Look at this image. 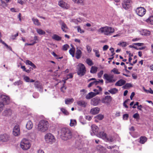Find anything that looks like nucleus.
Listing matches in <instances>:
<instances>
[{
	"label": "nucleus",
	"instance_id": "nucleus-1",
	"mask_svg": "<svg viewBox=\"0 0 153 153\" xmlns=\"http://www.w3.org/2000/svg\"><path fill=\"white\" fill-rule=\"evenodd\" d=\"M61 133L62 139L67 140L71 138L72 134L71 130L68 128H64L61 129Z\"/></svg>",
	"mask_w": 153,
	"mask_h": 153
},
{
	"label": "nucleus",
	"instance_id": "nucleus-2",
	"mask_svg": "<svg viewBox=\"0 0 153 153\" xmlns=\"http://www.w3.org/2000/svg\"><path fill=\"white\" fill-rule=\"evenodd\" d=\"M49 127L48 121L45 120H40L38 125V129L41 132H44L47 131Z\"/></svg>",
	"mask_w": 153,
	"mask_h": 153
},
{
	"label": "nucleus",
	"instance_id": "nucleus-3",
	"mask_svg": "<svg viewBox=\"0 0 153 153\" xmlns=\"http://www.w3.org/2000/svg\"><path fill=\"white\" fill-rule=\"evenodd\" d=\"M114 28L108 26L102 27L98 30L99 32L107 36L111 35V33L114 32Z\"/></svg>",
	"mask_w": 153,
	"mask_h": 153
},
{
	"label": "nucleus",
	"instance_id": "nucleus-4",
	"mask_svg": "<svg viewBox=\"0 0 153 153\" xmlns=\"http://www.w3.org/2000/svg\"><path fill=\"white\" fill-rule=\"evenodd\" d=\"M31 145L30 141L26 139H22L20 143L21 148L23 150H27L29 149Z\"/></svg>",
	"mask_w": 153,
	"mask_h": 153
},
{
	"label": "nucleus",
	"instance_id": "nucleus-5",
	"mask_svg": "<svg viewBox=\"0 0 153 153\" xmlns=\"http://www.w3.org/2000/svg\"><path fill=\"white\" fill-rule=\"evenodd\" d=\"M11 101L10 97L8 95L4 94H1L0 96V103L3 104L4 106L5 105H8Z\"/></svg>",
	"mask_w": 153,
	"mask_h": 153
},
{
	"label": "nucleus",
	"instance_id": "nucleus-6",
	"mask_svg": "<svg viewBox=\"0 0 153 153\" xmlns=\"http://www.w3.org/2000/svg\"><path fill=\"white\" fill-rule=\"evenodd\" d=\"M77 74L80 76L84 75L86 72L85 67L82 63H79L78 65Z\"/></svg>",
	"mask_w": 153,
	"mask_h": 153
},
{
	"label": "nucleus",
	"instance_id": "nucleus-7",
	"mask_svg": "<svg viewBox=\"0 0 153 153\" xmlns=\"http://www.w3.org/2000/svg\"><path fill=\"white\" fill-rule=\"evenodd\" d=\"M45 141L47 143H52L55 142V138L54 136L51 133H48L46 134L45 137Z\"/></svg>",
	"mask_w": 153,
	"mask_h": 153
},
{
	"label": "nucleus",
	"instance_id": "nucleus-8",
	"mask_svg": "<svg viewBox=\"0 0 153 153\" xmlns=\"http://www.w3.org/2000/svg\"><path fill=\"white\" fill-rule=\"evenodd\" d=\"M103 78L106 80V82L107 83H113L116 81L115 79H114V75L111 74H104Z\"/></svg>",
	"mask_w": 153,
	"mask_h": 153
},
{
	"label": "nucleus",
	"instance_id": "nucleus-9",
	"mask_svg": "<svg viewBox=\"0 0 153 153\" xmlns=\"http://www.w3.org/2000/svg\"><path fill=\"white\" fill-rule=\"evenodd\" d=\"M131 0H124L122 3V7L126 10H127L131 7Z\"/></svg>",
	"mask_w": 153,
	"mask_h": 153
},
{
	"label": "nucleus",
	"instance_id": "nucleus-10",
	"mask_svg": "<svg viewBox=\"0 0 153 153\" xmlns=\"http://www.w3.org/2000/svg\"><path fill=\"white\" fill-rule=\"evenodd\" d=\"M146 10L143 7H139L137 8L136 12L137 14L140 16H143L146 13Z\"/></svg>",
	"mask_w": 153,
	"mask_h": 153
},
{
	"label": "nucleus",
	"instance_id": "nucleus-11",
	"mask_svg": "<svg viewBox=\"0 0 153 153\" xmlns=\"http://www.w3.org/2000/svg\"><path fill=\"white\" fill-rule=\"evenodd\" d=\"M112 99V97L111 96H106L102 99L101 102L103 103L109 105Z\"/></svg>",
	"mask_w": 153,
	"mask_h": 153
},
{
	"label": "nucleus",
	"instance_id": "nucleus-12",
	"mask_svg": "<svg viewBox=\"0 0 153 153\" xmlns=\"http://www.w3.org/2000/svg\"><path fill=\"white\" fill-rule=\"evenodd\" d=\"M13 134L15 136H18L20 135V128L18 125H16L13 127Z\"/></svg>",
	"mask_w": 153,
	"mask_h": 153
},
{
	"label": "nucleus",
	"instance_id": "nucleus-13",
	"mask_svg": "<svg viewBox=\"0 0 153 153\" xmlns=\"http://www.w3.org/2000/svg\"><path fill=\"white\" fill-rule=\"evenodd\" d=\"M91 135L93 136L97 134L98 132V128L97 126L95 125H93L91 126Z\"/></svg>",
	"mask_w": 153,
	"mask_h": 153
},
{
	"label": "nucleus",
	"instance_id": "nucleus-14",
	"mask_svg": "<svg viewBox=\"0 0 153 153\" xmlns=\"http://www.w3.org/2000/svg\"><path fill=\"white\" fill-rule=\"evenodd\" d=\"M58 4L60 7L64 9H68L69 7V5L63 0L59 1V2Z\"/></svg>",
	"mask_w": 153,
	"mask_h": 153
},
{
	"label": "nucleus",
	"instance_id": "nucleus-15",
	"mask_svg": "<svg viewBox=\"0 0 153 153\" xmlns=\"http://www.w3.org/2000/svg\"><path fill=\"white\" fill-rule=\"evenodd\" d=\"M34 85L35 87L38 89L40 92H42L43 87L42 84L39 81H37L35 82Z\"/></svg>",
	"mask_w": 153,
	"mask_h": 153
},
{
	"label": "nucleus",
	"instance_id": "nucleus-16",
	"mask_svg": "<svg viewBox=\"0 0 153 153\" xmlns=\"http://www.w3.org/2000/svg\"><path fill=\"white\" fill-rule=\"evenodd\" d=\"M100 100L99 97H95L91 100V103L94 105H97L100 102Z\"/></svg>",
	"mask_w": 153,
	"mask_h": 153
},
{
	"label": "nucleus",
	"instance_id": "nucleus-17",
	"mask_svg": "<svg viewBox=\"0 0 153 153\" xmlns=\"http://www.w3.org/2000/svg\"><path fill=\"white\" fill-rule=\"evenodd\" d=\"M12 114V111L9 108L7 109L2 112V114L4 116H10Z\"/></svg>",
	"mask_w": 153,
	"mask_h": 153
},
{
	"label": "nucleus",
	"instance_id": "nucleus-18",
	"mask_svg": "<svg viewBox=\"0 0 153 153\" xmlns=\"http://www.w3.org/2000/svg\"><path fill=\"white\" fill-rule=\"evenodd\" d=\"M98 93H94V92H90L88 94L85 96V98L88 100H89L95 97L98 94Z\"/></svg>",
	"mask_w": 153,
	"mask_h": 153
},
{
	"label": "nucleus",
	"instance_id": "nucleus-19",
	"mask_svg": "<svg viewBox=\"0 0 153 153\" xmlns=\"http://www.w3.org/2000/svg\"><path fill=\"white\" fill-rule=\"evenodd\" d=\"M60 25L61 26V29L62 31L64 32H67L68 31V27L66 25L62 22H61Z\"/></svg>",
	"mask_w": 153,
	"mask_h": 153
},
{
	"label": "nucleus",
	"instance_id": "nucleus-20",
	"mask_svg": "<svg viewBox=\"0 0 153 153\" xmlns=\"http://www.w3.org/2000/svg\"><path fill=\"white\" fill-rule=\"evenodd\" d=\"M98 136L102 139L106 140L107 139V136L105 133L104 132H100L98 134Z\"/></svg>",
	"mask_w": 153,
	"mask_h": 153
},
{
	"label": "nucleus",
	"instance_id": "nucleus-21",
	"mask_svg": "<svg viewBox=\"0 0 153 153\" xmlns=\"http://www.w3.org/2000/svg\"><path fill=\"white\" fill-rule=\"evenodd\" d=\"M77 104L81 107H85L86 106L87 103L84 101L81 100L77 101Z\"/></svg>",
	"mask_w": 153,
	"mask_h": 153
},
{
	"label": "nucleus",
	"instance_id": "nucleus-22",
	"mask_svg": "<svg viewBox=\"0 0 153 153\" xmlns=\"http://www.w3.org/2000/svg\"><path fill=\"white\" fill-rule=\"evenodd\" d=\"M100 110V109L98 107L94 108L91 109L90 112L92 114H98Z\"/></svg>",
	"mask_w": 153,
	"mask_h": 153
},
{
	"label": "nucleus",
	"instance_id": "nucleus-23",
	"mask_svg": "<svg viewBox=\"0 0 153 153\" xmlns=\"http://www.w3.org/2000/svg\"><path fill=\"white\" fill-rule=\"evenodd\" d=\"M126 83V81L123 79H120L115 84V85L116 86H121L124 85Z\"/></svg>",
	"mask_w": 153,
	"mask_h": 153
},
{
	"label": "nucleus",
	"instance_id": "nucleus-24",
	"mask_svg": "<svg viewBox=\"0 0 153 153\" xmlns=\"http://www.w3.org/2000/svg\"><path fill=\"white\" fill-rule=\"evenodd\" d=\"M76 49L77 50L76 53V57L77 59H79L81 56L82 52L80 50L78 49V48H77Z\"/></svg>",
	"mask_w": 153,
	"mask_h": 153
},
{
	"label": "nucleus",
	"instance_id": "nucleus-25",
	"mask_svg": "<svg viewBox=\"0 0 153 153\" xmlns=\"http://www.w3.org/2000/svg\"><path fill=\"white\" fill-rule=\"evenodd\" d=\"M108 91L112 94H114L117 93L118 90L116 88H111Z\"/></svg>",
	"mask_w": 153,
	"mask_h": 153
},
{
	"label": "nucleus",
	"instance_id": "nucleus-26",
	"mask_svg": "<svg viewBox=\"0 0 153 153\" xmlns=\"http://www.w3.org/2000/svg\"><path fill=\"white\" fill-rule=\"evenodd\" d=\"M33 126V124L32 122L30 120H29L27 123L26 125V128L30 130L32 129Z\"/></svg>",
	"mask_w": 153,
	"mask_h": 153
},
{
	"label": "nucleus",
	"instance_id": "nucleus-27",
	"mask_svg": "<svg viewBox=\"0 0 153 153\" xmlns=\"http://www.w3.org/2000/svg\"><path fill=\"white\" fill-rule=\"evenodd\" d=\"M96 149L97 150L99 151L100 152L102 153H105V152L106 149L101 146H97Z\"/></svg>",
	"mask_w": 153,
	"mask_h": 153
},
{
	"label": "nucleus",
	"instance_id": "nucleus-28",
	"mask_svg": "<svg viewBox=\"0 0 153 153\" xmlns=\"http://www.w3.org/2000/svg\"><path fill=\"white\" fill-rule=\"evenodd\" d=\"M98 68L95 66H92L91 68L90 72L92 74H95L97 71Z\"/></svg>",
	"mask_w": 153,
	"mask_h": 153
},
{
	"label": "nucleus",
	"instance_id": "nucleus-29",
	"mask_svg": "<svg viewBox=\"0 0 153 153\" xmlns=\"http://www.w3.org/2000/svg\"><path fill=\"white\" fill-rule=\"evenodd\" d=\"M147 138L145 137H141L140 138L139 142L141 144H144L146 141Z\"/></svg>",
	"mask_w": 153,
	"mask_h": 153
},
{
	"label": "nucleus",
	"instance_id": "nucleus-30",
	"mask_svg": "<svg viewBox=\"0 0 153 153\" xmlns=\"http://www.w3.org/2000/svg\"><path fill=\"white\" fill-rule=\"evenodd\" d=\"M32 19L34 24L35 25L37 26L40 25V22H39V20L37 19L34 18H33Z\"/></svg>",
	"mask_w": 153,
	"mask_h": 153
},
{
	"label": "nucleus",
	"instance_id": "nucleus-31",
	"mask_svg": "<svg viewBox=\"0 0 153 153\" xmlns=\"http://www.w3.org/2000/svg\"><path fill=\"white\" fill-rule=\"evenodd\" d=\"M71 46L72 48L69 50V53L71 55L72 57H74V56L75 49L73 47L72 45H71Z\"/></svg>",
	"mask_w": 153,
	"mask_h": 153
},
{
	"label": "nucleus",
	"instance_id": "nucleus-32",
	"mask_svg": "<svg viewBox=\"0 0 153 153\" xmlns=\"http://www.w3.org/2000/svg\"><path fill=\"white\" fill-rule=\"evenodd\" d=\"M52 38L55 40L59 41L61 40V37L56 34H54L52 36Z\"/></svg>",
	"mask_w": 153,
	"mask_h": 153
},
{
	"label": "nucleus",
	"instance_id": "nucleus-33",
	"mask_svg": "<svg viewBox=\"0 0 153 153\" xmlns=\"http://www.w3.org/2000/svg\"><path fill=\"white\" fill-rule=\"evenodd\" d=\"M74 101V100L73 98L69 99L68 98L66 99L65 100V103L66 104H70L73 103Z\"/></svg>",
	"mask_w": 153,
	"mask_h": 153
},
{
	"label": "nucleus",
	"instance_id": "nucleus-34",
	"mask_svg": "<svg viewBox=\"0 0 153 153\" xmlns=\"http://www.w3.org/2000/svg\"><path fill=\"white\" fill-rule=\"evenodd\" d=\"M146 22L151 25H153V16H151L146 20Z\"/></svg>",
	"mask_w": 153,
	"mask_h": 153
},
{
	"label": "nucleus",
	"instance_id": "nucleus-35",
	"mask_svg": "<svg viewBox=\"0 0 153 153\" xmlns=\"http://www.w3.org/2000/svg\"><path fill=\"white\" fill-rule=\"evenodd\" d=\"M76 125V120L74 119H71L70 120V125L71 126H75Z\"/></svg>",
	"mask_w": 153,
	"mask_h": 153
},
{
	"label": "nucleus",
	"instance_id": "nucleus-36",
	"mask_svg": "<svg viewBox=\"0 0 153 153\" xmlns=\"http://www.w3.org/2000/svg\"><path fill=\"white\" fill-rule=\"evenodd\" d=\"M86 62L89 66H92L94 65L92 61L90 59H87L86 60Z\"/></svg>",
	"mask_w": 153,
	"mask_h": 153
},
{
	"label": "nucleus",
	"instance_id": "nucleus-37",
	"mask_svg": "<svg viewBox=\"0 0 153 153\" xmlns=\"http://www.w3.org/2000/svg\"><path fill=\"white\" fill-rule=\"evenodd\" d=\"M98 82L97 81V80L94 81L93 82L90 83L88 85V87L89 88L91 86H93V85H97L98 84Z\"/></svg>",
	"mask_w": 153,
	"mask_h": 153
},
{
	"label": "nucleus",
	"instance_id": "nucleus-38",
	"mask_svg": "<svg viewBox=\"0 0 153 153\" xmlns=\"http://www.w3.org/2000/svg\"><path fill=\"white\" fill-rule=\"evenodd\" d=\"M36 31L39 35H43L45 34V32L40 29H37Z\"/></svg>",
	"mask_w": 153,
	"mask_h": 153
},
{
	"label": "nucleus",
	"instance_id": "nucleus-39",
	"mask_svg": "<svg viewBox=\"0 0 153 153\" xmlns=\"http://www.w3.org/2000/svg\"><path fill=\"white\" fill-rule=\"evenodd\" d=\"M143 33L142 34V35L149 36L150 34V32L147 30H143Z\"/></svg>",
	"mask_w": 153,
	"mask_h": 153
},
{
	"label": "nucleus",
	"instance_id": "nucleus-40",
	"mask_svg": "<svg viewBox=\"0 0 153 153\" xmlns=\"http://www.w3.org/2000/svg\"><path fill=\"white\" fill-rule=\"evenodd\" d=\"M143 90L146 93H150L151 94H153V91L152 90L151 88H150L149 90H147L145 89L144 87H143Z\"/></svg>",
	"mask_w": 153,
	"mask_h": 153
},
{
	"label": "nucleus",
	"instance_id": "nucleus-41",
	"mask_svg": "<svg viewBox=\"0 0 153 153\" xmlns=\"http://www.w3.org/2000/svg\"><path fill=\"white\" fill-rule=\"evenodd\" d=\"M93 51L95 52V55L97 57H99L100 56L99 52L98 50L96 49H93Z\"/></svg>",
	"mask_w": 153,
	"mask_h": 153
},
{
	"label": "nucleus",
	"instance_id": "nucleus-42",
	"mask_svg": "<svg viewBox=\"0 0 153 153\" xmlns=\"http://www.w3.org/2000/svg\"><path fill=\"white\" fill-rule=\"evenodd\" d=\"M60 110L63 114L65 115H67L69 114L68 112L65 109L63 108H61Z\"/></svg>",
	"mask_w": 153,
	"mask_h": 153
},
{
	"label": "nucleus",
	"instance_id": "nucleus-43",
	"mask_svg": "<svg viewBox=\"0 0 153 153\" xmlns=\"http://www.w3.org/2000/svg\"><path fill=\"white\" fill-rule=\"evenodd\" d=\"M84 0H73V1L75 3L80 4H83Z\"/></svg>",
	"mask_w": 153,
	"mask_h": 153
},
{
	"label": "nucleus",
	"instance_id": "nucleus-44",
	"mask_svg": "<svg viewBox=\"0 0 153 153\" xmlns=\"http://www.w3.org/2000/svg\"><path fill=\"white\" fill-rule=\"evenodd\" d=\"M77 31L80 33H83L84 32V30L82 29L80 26H77Z\"/></svg>",
	"mask_w": 153,
	"mask_h": 153
},
{
	"label": "nucleus",
	"instance_id": "nucleus-45",
	"mask_svg": "<svg viewBox=\"0 0 153 153\" xmlns=\"http://www.w3.org/2000/svg\"><path fill=\"white\" fill-rule=\"evenodd\" d=\"M103 116L100 114L98 115L95 117V118L96 119L100 120H102V119H103Z\"/></svg>",
	"mask_w": 153,
	"mask_h": 153
},
{
	"label": "nucleus",
	"instance_id": "nucleus-46",
	"mask_svg": "<svg viewBox=\"0 0 153 153\" xmlns=\"http://www.w3.org/2000/svg\"><path fill=\"white\" fill-rule=\"evenodd\" d=\"M111 71L113 72L114 74H120V72L118 71V70L115 68L112 70Z\"/></svg>",
	"mask_w": 153,
	"mask_h": 153
},
{
	"label": "nucleus",
	"instance_id": "nucleus-47",
	"mask_svg": "<svg viewBox=\"0 0 153 153\" xmlns=\"http://www.w3.org/2000/svg\"><path fill=\"white\" fill-rule=\"evenodd\" d=\"M97 88L99 89V90H98L96 89H94V93H98V94L99 93L100 91H102V88L98 86Z\"/></svg>",
	"mask_w": 153,
	"mask_h": 153
},
{
	"label": "nucleus",
	"instance_id": "nucleus-48",
	"mask_svg": "<svg viewBox=\"0 0 153 153\" xmlns=\"http://www.w3.org/2000/svg\"><path fill=\"white\" fill-rule=\"evenodd\" d=\"M22 83V82L21 80H19L14 83V85H15L19 86L21 85Z\"/></svg>",
	"mask_w": 153,
	"mask_h": 153
},
{
	"label": "nucleus",
	"instance_id": "nucleus-49",
	"mask_svg": "<svg viewBox=\"0 0 153 153\" xmlns=\"http://www.w3.org/2000/svg\"><path fill=\"white\" fill-rule=\"evenodd\" d=\"M69 47V45L68 44H65L62 46V49L64 51H66Z\"/></svg>",
	"mask_w": 153,
	"mask_h": 153
},
{
	"label": "nucleus",
	"instance_id": "nucleus-50",
	"mask_svg": "<svg viewBox=\"0 0 153 153\" xmlns=\"http://www.w3.org/2000/svg\"><path fill=\"white\" fill-rule=\"evenodd\" d=\"M103 74V71L102 70L101 71L97 74V76L99 78H101Z\"/></svg>",
	"mask_w": 153,
	"mask_h": 153
},
{
	"label": "nucleus",
	"instance_id": "nucleus-51",
	"mask_svg": "<svg viewBox=\"0 0 153 153\" xmlns=\"http://www.w3.org/2000/svg\"><path fill=\"white\" fill-rule=\"evenodd\" d=\"M106 140H107L111 142H112L114 140V137L112 136H110L108 137H107V139Z\"/></svg>",
	"mask_w": 153,
	"mask_h": 153
},
{
	"label": "nucleus",
	"instance_id": "nucleus-52",
	"mask_svg": "<svg viewBox=\"0 0 153 153\" xmlns=\"http://www.w3.org/2000/svg\"><path fill=\"white\" fill-rule=\"evenodd\" d=\"M133 117L136 119H139L140 117L139 114L137 113H135L134 114Z\"/></svg>",
	"mask_w": 153,
	"mask_h": 153
},
{
	"label": "nucleus",
	"instance_id": "nucleus-53",
	"mask_svg": "<svg viewBox=\"0 0 153 153\" xmlns=\"http://www.w3.org/2000/svg\"><path fill=\"white\" fill-rule=\"evenodd\" d=\"M24 79L26 82H30V79L28 76H24Z\"/></svg>",
	"mask_w": 153,
	"mask_h": 153
},
{
	"label": "nucleus",
	"instance_id": "nucleus-54",
	"mask_svg": "<svg viewBox=\"0 0 153 153\" xmlns=\"http://www.w3.org/2000/svg\"><path fill=\"white\" fill-rule=\"evenodd\" d=\"M118 45H121L122 47H125L126 46V43L124 42H120L118 44Z\"/></svg>",
	"mask_w": 153,
	"mask_h": 153
},
{
	"label": "nucleus",
	"instance_id": "nucleus-55",
	"mask_svg": "<svg viewBox=\"0 0 153 153\" xmlns=\"http://www.w3.org/2000/svg\"><path fill=\"white\" fill-rule=\"evenodd\" d=\"M86 47L88 52L89 53H90L92 50L91 47L89 45H87Z\"/></svg>",
	"mask_w": 153,
	"mask_h": 153
},
{
	"label": "nucleus",
	"instance_id": "nucleus-56",
	"mask_svg": "<svg viewBox=\"0 0 153 153\" xmlns=\"http://www.w3.org/2000/svg\"><path fill=\"white\" fill-rule=\"evenodd\" d=\"M4 106L3 104L0 103V114L1 113L2 111H3L4 108Z\"/></svg>",
	"mask_w": 153,
	"mask_h": 153
},
{
	"label": "nucleus",
	"instance_id": "nucleus-57",
	"mask_svg": "<svg viewBox=\"0 0 153 153\" xmlns=\"http://www.w3.org/2000/svg\"><path fill=\"white\" fill-rule=\"evenodd\" d=\"M106 147L108 149H111L116 146V145H113L112 146H109L108 145H106Z\"/></svg>",
	"mask_w": 153,
	"mask_h": 153
},
{
	"label": "nucleus",
	"instance_id": "nucleus-58",
	"mask_svg": "<svg viewBox=\"0 0 153 153\" xmlns=\"http://www.w3.org/2000/svg\"><path fill=\"white\" fill-rule=\"evenodd\" d=\"M73 77V75L71 74H70L68 75L67 78L66 79H64V84H65L66 82V80L68 79V78H71Z\"/></svg>",
	"mask_w": 153,
	"mask_h": 153
},
{
	"label": "nucleus",
	"instance_id": "nucleus-59",
	"mask_svg": "<svg viewBox=\"0 0 153 153\" xmlns=\"http://www.w3.org/2000/svg\"><path fill=\"white\" fill-rule=\"evenodd\" d=\"M33 96L34 98H37L39 96V94L38 93L36 92L33 94Z\"/></svg>",
	"mask_w": 153,
	"mask_h": 153
},
{
	"label": "nucleus",
	"instance_id": "nucleus-60",
	"mask_svg": "<svg viewBox=\"0 0 153 153\" xmlns=\"http://www.w3.org/2000/svg\"><path fill=\"white\" fill-rule=\"evenodd\" d=\"M128 114H125L123 115V118L124 120H126L128 119Z\"/></svg>",
	"mask_w": 153,
	"mask_h": 153
},
{
	"label": "nucleus",
	"instance_id": "nucleus-61",
	"mask_svg": "<svg viewBox=\"0 0 153 153\" xmlns=\"http://www.w3.org/2000/svg\"><path fill=\"white\" fill-rule=\"evenodd\" d=\"M1 42V43L3 45H4L5 46H6L7 48H10V47L8 46L5 42L2 40L0 41Z\"/></svg>",
	"mask_w": 153,
	"mask_h": 153
},
{
	"label": "nucleus",
	"instance_id": "nucleus-62",
	"mask_svg": "<svg viewBox=\"0 0 153 153\" xmlns=\"http://www.w3.org/2000/svg\"><path fill=\"white\" fill-rule=\"evenodd\" d=\"M124 87L126 88H130L132 87V85L131 83H128L125 85Z\"/></svg>",
	"mask_w": 153,
	"mask_h": 153
},
{
	"label": "nucleus",
	"instance_id": "nucleus-63",
	"mask_svg": "<svg viewBox=\"0 0 153 153\" xmlns=\"http://www.w3.org/2000/svg\"><path fill=\"white\" fill-rule=\"evenodd\" d=\"M31 117V116L30 115L28 114H26L25 116V118L26 119H27L30 118Z\"/></svg>",
	"mask_w": 153,
	"mask_h": 153
},
{
	"label": "nucleus",
	"instance_id": "nucleus-64",
	"mask_svg": "<svg viewBox=\"0 0 153 153\" xmlns=\"http://www.w3.org/2000/svg\"><path fill=\"white\" fill-rule=\"evenodd\" d=\"M134 45H137L139 46H141L143 45L144 44L143 43H134L133 44Z\"/></svg>",
	"mask_w": 153,
	"mask_h": 153
}]
</instances>
